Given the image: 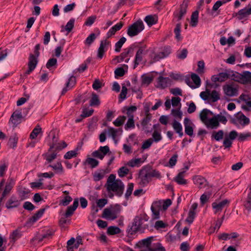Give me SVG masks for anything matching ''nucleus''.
Returning <instances> with one entry per match:
<instances>
[{"label": "nucleus", "mask_w": 251, "mask_h": 251, "mask_svg": "<svg viewBox=\"0 0 251 251\" xmlns=\"http://www.w3.org/2000/svg\"><path fill=\"white\" fill-rule=\"evenodd\" d=\"M22 119L21 109L16 110L12 114L9 121V124L12 125V127L15 128L22 122Z\"/></svg>", "instance_id": "423d86ee"}, {"label": "nucleus", "mask_w": 251, "mask_h": 251, "mask_svg": "<svg viewBox=\"0 0 251 251\" xmlns=\"http://www.w3.org/2000/svg\"><path fill=\"white\" fill-rule=\"evenodd\" d=\"M188 7V1L184 0L180 5L179 10H176L174 13V20L176 19V21H180L185 15Z\"/></svg>", "instance_id": "0eeeda50"}, {"label": "nucleus", "mask_w": 251, "mask_h": 251, "mask_svg": "<svg viewBox=\"0 0 251 251\" xmlns=\"http://www.w3.org/2000/svg\"><path fill=\"white\" fill-rule=\"evenodd\" d=\"M73 200V199L70 196H66L64 197L63 199L60 201L59 204L63 206L68 205L71 201Z\"/></svg>", "instance_id": "69168bd1"}, {"label": "nucleus", "mask_w": 251, "mask_h": 251, "mask_svg": "<svg viewBox=\"0 0 251 251\" xmlns=\"http://www.w3.org/2000/svg\"><path fill=\"white\" fill-rule=\"evenodd\" d=\"M57 66V59L55 58H50L46 64V67L50 69L51 67H54L56 68Z\"/></svg>", "instance_id": "052dcab7"}, {"label": "nucleus", "mask_w": 251, "mask_h": 251, "mask_svg": "<svg viewBox=\"0 0 251 251\" xmlns=\"http://www.w3.org/2000/svg\"><path fill=\"white\" fill-rule=\"evenodd\" d=\"M118 131V129H115L113 127H110L108 128V133L109 135L111 136L114 140H115Z\"/></svg>", "instance_id": "338daca9"}, {"label": "nucleus", "mask_w": 251, "mask_h": 251, "mask_svg": "<svg viewBox=\"0 0 251 251\" xmlns=\"http://www.w3.org/2000/svg\"><path fill=\"white\" fill-rule=\"evenodd\" d=\"M123 25L124 23L122 22H120L111 27L106 34L107 38H109L112 36L115 35L116 32L120 30L122 28Z\"/></svg>", "instance_id": "a211bd4d"}, {"label": "nucleus", "mask_w": 251, "mask_h": 251, "mask_svg": "<svg viewBox=\"0 0 251 251\" xmlns=\"http://www.w3.org/2000/svg\"><path fill=\"white\" fill-rule=\"evenodd\" d=\"M144 29V23L142 20H139L128 27L127 30V34L129 36L132 37L138 35Z\"/></svg>", "instance_id": "20e7f679"}, {"label": "nucleus", "mask_w": 251, "mask_h": 251, "mask_svg": "<svg viewBox=\"0 0 251 251\" xmlns=\"http://www.w3.org/2000/svg\"><path fill=\"white\" fill-rule=\"evenodd\" d=\"M18 140V138L17 137L16 135L14 134L13 135H12L10 137L8 141V145L10 146V147L13 149L16 147Z\"/></svg>", "instance_id": "79ce46f5"}, {"label": "nucleus", "mask_w": 251, "mask_h": 251, "mask_svg": "<svg viewBox=\"0 0 251 251\" xmlns=\"http://www.w3.org/2000/svg\"><path fill=\"white\" fill-rule=\"evenodd\" d=\"M153 237L150 236L147 238L141 240L138 242L141 247H146L149 251V248H151V245L153 240Z\"/></svg>", "instance_id": "bb28decb"}, {"label": "nucleus", "mask_w": 251, "mask_h": 251, "mask_svg": "<svg viewBox=\"0 0 251 251\" xmlns=\"http://www.w3.org/2000/svg\"><path fill=\"white\" fill-rule=\"evenodd\" d=\"M229 203V201L225 199L220 202H214L212 203V207L214 210V213L216 214L218 212H221L223 209L227 206Z\"/></svg>", "instance_id": "4468645a"}, {"label": "nucleus", "mask_w": 251, "mask_h": 251, "mask_svg": "<svg viewBox=\"0 0 251 251\" xmlns=\"http://www.w3.org/2000/svg\"><path fill=\"white\" fill-rule=\"evenodd\" d=\"M153 141L155 142H158L161 141L162 139V136L160 132H159L157 130H154L152 135Z\"/></svg>", "instance_id": "0e129e2a"}, {"label": "nucleus", "mask_w": 251, "mask_h": 251, "mask_svg": "<svg viewBox=\"0 0 251 251\" xmlns=\"http://www.w3.org/2000/svg\"><path fill=\"white\" fill-rule=\"evenodd\" d=\"M212 112L208 109H203L200 114L201 120L205 124L207 122V116L208 113Z\"/></svg>", "instance_id": "72a5a7b5"}, {"label": "nucleus", "mask_w": 251, "mask_h": 251, "mask_svg": "<svg viewBox=\"0 0 251 251\" xmlns=\"http://www.w3.org/2000/svg\"><path fill=\"white\" fill-rule=\"evenodd\" d=\"M105 173L103 170H101L100 172H95L93 174V179L95 181H98L102 179L104 176Z\"/></svg>", "instance_id": "c03bdc74"}, {"label": "nucleus", "mask_w": 251, "mask_h": 251, "mask_svg": "<svg viewBox=\"0 0 251 251\" xmlns=\"http://www.w3.org/2000/svg\"><path fill=\"white\" fill-rule=\"evenodd\" d=\"M96 38V35L95 33H91L88 37H87L84 41L85 45L90 46L95 41Z\"/></svg>", "instance_id": "6e6d98bb"}, {"label": "nucleus", "mask_w": 251, "mask_h": 251, "mask_svg": "<svg viewBox=\"0 0 251 251\" xmlns=\"http://www.w3.org/2000/svg\"><path fill=\"white\" fill-rule=\"evenodd\" d=\"M200 96L203 100H211L212 102H216L220 99L219 92L215 90L210 91V90L206 89L205 91L200 93Z\"/></svg>", "instance_id": "7ed1b4c3"}, {"label": "nucleus", "mask_w": 251, "mask_h": 251, "mask_svg": "<svg viewBox=\"0 0 251 251\" xmlns=\"http://www.w3.org/2000/svg\"><path fill=\"white\" fill-rule=\"evenodd\" d=\"M133 187L134 184L133 183H129L128 184L127 189L125 194V197L126 199H128L129 196L131 195L133 190Z\"/></svg>", "instance_id": "680f3d73"}, {"label": "nucleus", "mask_w": 251, "mask_h": 251, "mask_svg": "<svg viewBox=\"0 0 251 251\" xmlns=\"http://www.w3.org/2000/svg\"><path fill=\"white\" fill-rule=\"evenodd\" d=\"M241 83L247 84L251 83V73L249 71H244L241 77Z\"/></svg>", "instance_id": "393cba45"}, {"label": "nucleus", "mask_w": 251, "mask_h": 251, "mask_svg": "<svg viewBox=\"0 0 251 251\" xmlns=\"http://www.w3.org/2000/svg\"><path fill=\"white\" fill-rule=\"evenodd\" d=\"M188 54V50L186 49H183L180 51H178L176 54V57L180 59H185Z\"/></svg>", "instance_id": "13d9d810"}, {"label": "nucleus", "mask_w": 251, "mask_h": 251, "mask_svg": "<svg viewBox=\"0 0 251 251\" xmlns=\"http://www.w3.org/2000/svg\"><path fill=\"white\" fill-rule=\"evenodd\" d=\"M45 211V208H41L32 217L30 218V222L32 223L36 222L43 215Z\"/></svg>", "instance_id": "c756f323"}, {"label": "nucleus", "mask_w": 251, "mask_h": 251, "mask_svg": "<svg viewBox=\"0 0 251 251\" xmlns=\"http://www.w3.org/2000/svg\"><path fill=\"white\" fill-rule=\"evenodd\" d=\"M199 12L197 10L193 12L191 16L190 25L192 27H195L198 23Z\"/></svg>", "instance_id": "7c9ffc66"}, {"label": "nucleus", "mask_w": 251, "mask_h": 251, "mask_svg": "<svg viewBox=\"0 0 251 251\" xmlns=\"http://www.w3.org/2000/svg\"><path fill=\"white\" fill-rule=\"evenodd\" d=\"M171 83L172 80L169 77L159 76L157 79L156 87L161 89H164L171 85Z\"/></svg>", "instance_id": "9b49d317"}, {"label": "nucleus", "mask_w": 251, "mask_h": 251, "mask_svg": "<svg viewBox=\"0 0 251 251\" xmlns=\"http://www.w3.org/2000/svg\"><path fill=\"white\" fill-rule=\"evenodd\" d=\"M126 119V117L125 116H119L113 122V124L116 126H120L123 125Z\"/></svg>", "instance_id": "49530a36"}, {"label": "nucleus", "mask_w": 251, "mask_h": 251, "mask_svg": "<svg viewBox=\"0 0 251 251\" xmlns=\"http://www.w3.org/2000/svg\"><path fill=\"white\" fill-rule=\"evenodd\" d=\"M224 135V131L220 130L217 132L214 131L211 135V138H214L217 141H219L223 138Z\"/></svg>", "instance_id": "f704fd0d"}, {"label": "nucleus", "mask_w": 251, "mask_h": 251, "mask_svg": "<svg viewBox=\"0 0 251 251\" xmlns=\"http://www.w3.org/2000/svg\"><path fill=\"white\" fill-rule=\"evenodd\" d=\"M110 151L109 148L108 146H100L98 150L93 151L92 155L100 159H103L105 155Z\"/></svg>", "instance_id": "6e6552de"}, {"label": "nucleus", "mask_w": 251, "mask_h": 251, "mask_svg": "<svg viewBox=\"0 0 251 251\" xmlns=\"http://www.w3.org/2000/svg\"><path fill=\"white\" fill-rule=\"evenodd\" d=\"M129 172V169L126 166L120 168L118 171V174L120 177H124L127 175Z\"/></svg>", "instance_id": "864d4df0"}, {"label": "nucleus", "mask_w": 251, "mask_h": 251, "mask_svg": "<svg viewBox=\"0 0 251 251\" xmlns=\"http://www.w3.org/2000/svg\"><path fill=\"white\" fill-rule=\"evenodd\" d=\"M153 142V140L151 138H149L144 141L142 145L141 149L143 150L148 149L151 146Z\"/></svg>", "instance_id": "e2e57ef3"}, {"label": "nucleus", "mask_w": 251, "mask_h": 251, "mask_svg": "<svg viewBox=\"0 0 251 251\" xmlns=\"http://www.w3.org/2000/svg\"><path fill=\"white\" fill-rule=\"evenodd\" d=\"M75 77L72 75L69 78L68 81L66 84V85L67 87H68L69 89H70L75 85Z\"/></svg>", "instance_id": "bf43d9fd"}, {"label": "nucleus", "mask_w": 251, "mask_h": 251, "mask_svg": "<svg viewBox=\"0 0 251 251\" xmlns=\"http://www.w3.org/2000/svg\"><path fill=\"white\" fill-rule=\"evenodd\" d=\"M75 20V19L72 18L67 23L65 26V29L68 33L70 32L74 27Z\"/></svg>", "instance_id": "603ef678"}, {"label": "nucleus", "mask_w": 251, "mask_h": 251, "mask_svg": "<svg viewBox=\"0 0 251 251\" xmlns=\"http://www.w3.org/2000/svg\"><path fill=\"white\" fill-rule=\"evenodd\" d=\"M126 108V114L128 118H134V113L136 111L137 107L135 106H130V107H125Z\"/></svg>", "instance_id": "37998d69"}, {"label": "nucleus", "mask_w": 251, "mask_h": 251, "mask_svg": "<svg viewBox=\"0 0 251 251\" xmlns=\"http://www.w3.org/2000/svg\"><path fill=\"white\" fill-rule=\"evenodd\" d=\"M230 73H232L231 70H225V72L220 73L219 74H218L220 79L221 82L225 81L227 79H229Z\"/></svg>", "instance_id": "473e14b6"}, {"label": "nucleus", "mask_w": 251, "mask_h": 251, "mask_svg": "<svg viewBox=\"0 0 251 251\" xmlns=\"http://www.w3.org/2000/svg\"><path fill=\"white\" fill-rule=\"evenodd\" d=\"M172 126L175 132L178 134L180 137H182L183 135V132L181 124L176 120H174L172 123Z\"/></svg>", "instance_id": "aec40b11"}, {"label": "nucleus", "mask_w": 251, "mask_h": 251, "mask_svg": "<svg viewBox=\"0 0 251 251\" xmlns=\"http://www.w3.org/2000/svg\"><path fill=\"white\" fill-rule=\"evenodd\" d=\"M143 162L144 160H143L142 158H138L130 160L127 163L126 165L131 167H134L135 166L139 167Z\"/></svg>", "instance_id": "c85d7f7f"}, {"label": "nucleus", "mask_w": 251, "mask_h": 251, "mask_svg": "<svg viewBox=\"0 0 251 251\" xmlns=\"http://www.w3.org/2000/svg\"><path fill=\"white\" fill-rule=\"evenodd\" d=\"M100 104V100L98 96L95 93L92 94V97L90 100V105L91 106H98Z\"/></svg>", "instance_id": "c9c22d12"}, {"label": "nucleus", "mask_w": 251, "mask_h": 251, "mask_svg": "<svg viewBox=\"0 0 251 251\" xmlns=\"http://www.w3.org/2000/svg\"><path fill=\"white\" fill-rule=\"evenodd\" d=\"M236 117L242 126H245L250 124V119L241 112H238L236 115Z\"/></svg>", "instance_id": "6ab92c4d"}, {"label": "nucleus", "mask_w": 251, "mask_h": 251, "mask_svg": "<svg viewBox=\"0 0 251 251\" xmlns=\"http://www.w3.org/2000/svg\"><path fill=\"white\" fill-rule=\"evenodd\" d=\"M78 151V148L77 147L74 151H71L67 152L64 156L65 159H70L73 157H76L77 155V151Z\"/></svg>", "instance_id": "ea45409f"}, {"label": "nucleus", "mask_w": 251, "mask_h": 251, "mask_svg": "<svg viewBox=\"0 0 251 251\" xmlns=\"http://www.w3.org/2000/svg\"><path fill=\"white\" fill-rule=\"evenodd\" d=\"M41 130L42 129L39 126H36L31 132L30 138L32 139H35Z\"/></svg>", "instance_id": "4d7b16f0"}, {"label": "nucleus", "mask_w": 251, "mask_h": 251, "mask_svg": "<svg viewBox=\"0 0 251 251\" xmlns=\"http://www.w3.org/2000/svg\"><path fill=\"white\" fill-rule=\"evenodd\" d=\"M139 178L140 184L144 186L147 185L151 180L149 172L146 170H141L140 171Z\"/></svg>", "instance_id": "9d476101"}, {"label": "nucleus", "mask_w": 251, "mask_h": 251, "mask_svg": "<svg viewBox=\"0 0 251 251\" xmlns=\"http://www.w3.org/2000/svg\"><path fill=\"white\" fill-rule=\"evenodd\" d=\"M193 181L194 183L199 186V188H201L204 187L207 183V181L205 179V178L200 176H198L193 177Z\"/></svg>", "instance_id": "5701e85b"}, {"label": "nucleus", "mask_w": 251, "mask_h": 251, "mask_svg": "<svg viewBox=\"0 0 251 251\" xmlns=\"http://www.w3.org/2000/svg\"><path fill=\"white\" fill-rule=\"evenodd\" d=\"M242 75V74H240L238 72L232 71V73H230L229 79H231L234 81L238 82L241 83Z\"/></svg>", "instance_id": "2f4dec72"}, {"label": "nucleus", "mask_w": 251, "mask_h": 251, "mask_svg": "<svg viewBox=\"0 0 251 251\" xmlns=\"http://www.w3.org/2000/svg\"><path fill=\"white\" fill-rule=\"evenodd\" d=\"M102 217L109 220H115L117 217V213L115 211H112L108 208L104 209L102 214Z\"/></svg>", "instance_id": "dca6fc26"}, {"label": "nucleus", "mask_w": 251, "mask_h": 251, "mask_svg": "<svg viewBox=\"0 0 251 251\" xmlns=\"http://www.w3.org/2000/svg\"><path fill=\"white\" fill-rule=\"evenodd\" d=\"M191 78L194 82V83L197 86H199L201 85V78L199 76L194 73H193L191 75Z\"/></svg>", "instance_id": "774afa93"}, {"label": "nucleus", "mask_w": 251, "mask_h": 251, "mask_svg": "<svg viewBox=\"0 0 251 251\" xmlns=\"http://www.w3.org/2000/svg\"><path fill=\"white\" fill-rule=\"evenodd\" d=\"M171 113L173 116L178 121H180L182 119L183 113L180 110V108L176 109H172L171 110Z\"/></svg>", "instance_id": "a19ab883"}, {"label": "nucleus", "mask_w": 251, "mask_h": 251, "mask_svg": "<svg viewBox=\"0 0 251 251\" xmlns=\"http://www.w3.org/2000/svg\"><path fill=\"white\" fill-rule=\"evenodd\" d=\"M126 39L125 37H123L121 38L115 44V51L117 52H120L123 45L126 42Z\"/></svg>", "instance_id": "4c0bfd02"}, {"label": "nucleus", "mask_w": 251, "mask_h": 251, "mask_svg": "<svg viewBox=\"0 0 251 251\" xmlns=\"http://www.w3.org/2000/svg\"><path fill=\"white\" fill-rule=\"evenodd\" d=\"M149 219L148 216L145 213L136 216L132 224L128 226L126 230L128 234L133 235L138 231L144 232L145 229L149 227L148 224H147Z\"/></svg>", "instance_id": "f257e3e1"}, {"label": "nucleus", "mask_w": 251, "mask_h": 251, "mask_svg": "<svg viewBox=\"0 0 251 251\" xmlns=\"http://www.w3.org/2000/svg\"><path fill=\"white\" fill-rule=\"evenodd\" d=\"M244 205L248 210H251V192L248 193L246 200L244 201Z\"/></svg>", "instance_id": "5fc2aeb1"}, {"label": "nucleus", "mask_w": 251, "mask_h": 251, "mask_svg": "<svg viewBox=\"0 0 251 251\" xmlns=\"http://www.w3.org/2000/svg\"><path fill=\"white\" fill-rule=\"evenodd\" d=\"M239 85L235 82H231L223 86L225 94L228 97H234L238 95Z\"/></svg>", "instance_id": "39448f33"}, {"label": "nucleus", "mask_w": 251, "mask_h": 251, "mask_svg": "<svg viewBox=\"0 0 251 251\" xmlns=\"http://www.w3.org/2000/svg\"><path fill=\"white\" fill-rule=\"evenodd\" d=\"M153 80L152 76H148L145 75L142 76V84L149 85Z\"/></svg>", "instance_id": "8fccbe9b"}, {"label": "nucleus", "mask_w": 251, "mask_h": 251, "mask_svg": "<svg viewBox=\"0 0 251 251\" xmlns=\"http://www.w3.org/2000/svg\"><path fill=\"white\" fill-rule=\"evenodd\" d=\"M78 205V199H75L74 200L73 204L72 205L68 207L65 215L66 217H68L72 216L75 211L76 210Z\"/></svg>", "instance_id": "f3484780"}, {"label": "nucleus", "mask_w": 251, "mask_h": 251, "mask_svg": "<svg viewBox=\"0 0 251 251\" xmlns=\"http://www.w3.org/2000/svg\"><path fill=\"white\" fill-rule=\"evenodd\" d=\"M238 136V133L235 130H232L229 133L228 136L226 137L223 141V146L225 148H229L231 147L232 140L235 139Z\"/></svg>", "instance_id": "1a4fd4ad"}, {"label": "nucleus", "mask_w": 251, "mask_h": 251, "mask_svg": "<svg viewBox=\"0 0 251 251\" xmlns=\"http://www.w3.org/2000/svg\"><path fill=\"white\" fill-rule=\"evenodd\" d=\"M181 26V24L178 23L176 25V27L174 29L175 38L177 40V41H180L182 39V37L180 35Z\"/></svg>", "instance_id": "e433bc0d"}, {"label": "nucleus", "mask_w": 251, "mask_h": 251, "mask_svg": "<svg viewBox=\"0 0 251 251\" xmlns=\"http://www.w3.org/2000/svg\"><path fill=\"white\" fill-rule=\"evenodd\" d=\"M111 42L107 40L101 41L100 46L98 50V57L100 59H101L105 51H107L108 47L110 46Z\"/></svg>", "instance_id": "ddd939ff"}, {"label": "nucleus", "mask_w": 251, "mask_h": 251, "mask_svg": "<svg viewBox=\"0 0 251 251\" xmlns=\"http://www.w3.org/2000/svg\"><path fill=\"white\" fill-rule=\"evenodd\" d=\"M205 125L207 127L212 129H216L219 126V121L215 116L210 118Z\"/></svg>", "instance_id": "b1692460"}, {"label": "nucleus", "mask_w": 251, "mask_h": 251, "mask_svg": "<svg viewBox=\"0 0 251 251\" xmlns=\"http://www.w3.org/2000/svg\"><path fill=\"white\" fill-rule=\"evenodd\" d=\"M251 14L247 9V7L240 10L237 13L233 14V16H236L238 20H241L247 18Z\"/></svg>", "instance_id": "4be33fe9"}, {"label": "nucleus", "mask_w": 251, "mask_h": 251, "mask_svg": "<svg viewBox=\"0 0 251 251\" xmlns=\"http://www.w3.org/2000/svg\"><path fill=\"white\" fill-rule=\"evenodd\" d=\"M153 247L149 248V251H166L165 248L159 242L154 244Z\"/></svg>", "instance_id": "3c124183"}, {"label": "nucleus", "mask_w": 251, "mask_h": 251, "mask_svg": "<svg viewBox=\"0 0 251 251\" xmlns=\"http://www.w3.org/2000/svg\"><path fill=\"white\" fill-rule=\"evenodd\" d=\"M135 127V122L134 118H128V120L125 126V129L128 130L129 129L134 128Z\"/></svg>", "instance_id": "09e8293b"}, {"label": "nucleus", "mask_w": 251, "mask_h": 251, "mask_svg": "<svg viewBox=\"0 0 251 251\" xmlns=\"http://www.w3.org/2000/svg\"><path fill=\"white\" fill-rule=\"evenodd\" d=\"M185 172H181L176 176L175 180L179 185H185L187 183V180L184 178Z\"/></svg>", "instance_id": "cd10ccee"}, {"label": "nucleus", "mask_w": 251, "mask_h": 251, "mask_svg": "<svg viewBox=\"0 0 251 251\" xmlns=\"http://www.w3.org/2000/svg\"><path fill=\"white\" fill-rule=\"evenodd\" d=\"M121 232L120 228L115 226H110L108 227L107 233L108 235H115Z\"/></svg>", "instance_id": "58836bf2"}, {"label": "nucleus", "mask_w": 251, "mask_h": 251, "mask_svg": "<svg viewBox=\"0 0 251 251\" xmlns=\"http://www.w3.org/2000/svg\"><path fill=\"white\" fill-rule=\"evenodd\" d=\"M86 163L90 166L92 168H96L98 166L99 162L93 158L88 157L86 160Z\"/></svg>", "instance_id": "de8ad7c7"}, {"label": "nucleus", "mask_w": 251, "mask_h": 251, "mask_svg": "<svg viewBox=\"0 0 251 251\" xmlns=\"http://www.w3.org/2000/svg\"><path fill=\"white\" fill-rule=\"evenodd\" d=\"M37 63V57L33 54L30 53L28 63V69L25 72V74L26 75H29L36 68Z\"/></svg>", "instance_id": "f8f14e48"}, {"label": "nucleus", "mask_w": 251, "mask_h": 251, "mask_svg": "<svg viewBox=\"0 0 251 251\" xmlns=\"http://www.w3.org/2000/svg\"><path fill=\"white\" fill-rule=\"evenodd\" d=\"M144 50L143 47H140L138 50L134 60V66L135 69L141 62L143 59V54H144Z\"/></svg>", "instance_id": "412c9836"}, {"label": "nucleus", "mask_w": 251, "mask_h": 251, "mask_svg": "<svg viewBox=\"0 0 251 251\" xmlns=\"http://www.w3.org/2000/svg\"><path fill=\"white\" fill-rule=\"evenodd\" d=\"M144 21L149 26H151L157 23L158 19L155 15H150L145 17Z\"/></svg>", "instance_id": "a878e982"}, {"label": "nucleus", "mask_w": 251, "mask_h": 251, "mask_svg": "<svg viewBox=\"0 0 251 251\" xmlns=\"http://www.w3.org/2000/svg\"><path fill=\"white\" fill-rule=\"evenodd\" d=\"M106 188L109 193L113 192L118 197H121L124 193L125 185L121 179H117L115 182L108 184Z\"/></svg>", "instance_id": "f03ea898"}, {"label": "nucleus", "mask_w": 251, "mask_h": 251, "mask_svg": "<svg viewBox=\"0 0 251 251\" xmlns=\"http://www.w3.org/2000/svg\"><path fill=\"white\" fill-rule=\"evenodd\" d=\"M20 204V202L15 197L12 196L8 200L5 204V206L7 209H9L17 207Z\"/></svg>", "instance_id": "2eb2a0df"}, {"label": "nucleus", "mask_w": 251, "mask_h": 251, "mask_svg": "<svg viewBox=\"0 0 251 251\" xmlns=\"http://www.w3.org/2000/svg\"><path fill=\"white\" fill-rule=\"evenodd\" d=\"M49 167H51L56 173H62L63 171V166L60 162H57L54 165H49Z\"/></svg>", "instance_id": "a18cd8bd"}]
</instances>
